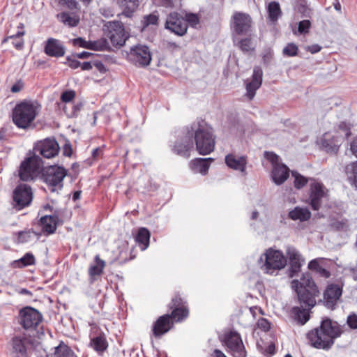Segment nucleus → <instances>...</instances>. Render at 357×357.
Segmentation results:
<instances>
[{
    "instance_id": "obj_1",
    "label": "nucleus",
    "mask_w": 357,
    "mask_h": 357,
    "mask_svg": "<svg viewBox=\"0 0 357 357\" xmlns=\"http://www.w3.org/2000/svg\"><path fill=\"white\" fill-rule=\"evenodd\" d=\"M291 286L296 292L301 305L291 309V316L298 324L304 325L310 319L309 310L316 305L319 290L309 273L303 274L300 280H292Z\"/></svg>"
},
{
    "instance_id": "obj_2",
    "label": "nucleus",
    "mask_w": 357,
    "mask_h": 357,
    "mask_svg": "<svg viewBox=\"0 0 357 357\" xmlns=\"http://www.w3.org/2000/svg\"><path fill=\"white\" fill-rule=\"evenodd\" d=\"M342 333V326L337 321L326 318L321 321L319 328H314L307 333V339L313 347L328 350Z\"/></svg>"
},
{
    "instance_id": "obj_3",
    "label": "nucleus",
    "mask_w": 357,
    "mask_h": 357,
    "mask_svg": "<svg viewBox=\"0 0 357 357\" xmlns=\"http://www.w3.org/2000/svg\"><path fill=\"white\" fill-rule=\"evenodd\" d=\"M189 138L194 135L196 149L200 155H208L213 151L215 144V137L213 128L204 121L193 123L190 130L188 129Z\"/></svg>"
},
{
    "instance_id": "obj_4",
    "label": "nucleus",
    "mask_w": 357,
    "mask_h": 357,
    "mask_svg": "<svg viewBox=\"0 0 357 357\" xmlns=\"http://www.w3.org/2000/svg\"><path fill=\"white\" fill-rule=\"evenodd\" d=\"M40 109L41 105L37 100H23L17 103L13 109V122L18 128H29Z\"/></svg>"
},
{
    "instance_id": "obj_5",
    "label": "nucleus",
    "mask_w": 357,
    "mask_h": 357,
    "mask_svg": "<svg viewBox=\"0 0 357 357\" xmlns=\"http://www.w3.org/2000/svg\"><path fill=\"white\" fill-rule=\"evenodd\" d=\"M199 24V18L197 14L172 11L167 15L164 27L176 36H183L186 34L189 25L195 27Z\"/></svg>"
},
{
    "instance_id": "obj_6",
    "label": "nucleus",
    "mask_w": 357,
    "mask_h": 357,
    "mask_svg": "<svg viewBox=\"0 0 357 357\" xmlns=\"http://www.w3.org/2000/svg\"><path fill=\"white\" fill-rule=\"evenodd\" d=\"M261 269L264 273L273 275L287 265V258L280 250L268 248L259 258Z\"/></svg>"
},
{
    "instance_id": "obj_7",
    "label": "nucleus",
    "mask_w": 357,
    "mask_h": 357,
    "mask_svg": "<svg viewBox=\"0 0 357 357\" xmlns=\"http://www.w3.org/2000/svg\"><path fill=\"white\" fill-rule=\"evenodd\" d=\"M67 175V170L58 165L47 167L43 173V178L51 192H58L63 188V179Z\"/></svg>"
},
{
    "instance_id": "obj_8",
    "label": "nucleus",
    "mask_w": 357,
    "mask_h": 357,
    "mask_svg": "<svg viewBox=\"0 0 357 357\" xmlns=\"http://www.w3.org/2000/svg\"><path fill=\"white\" fill-rule=\"evenodd\" d=\"M167 306L171 310L168 314L169 317L174 324L184 321L189 317L190 310L188 302L179 294H174Z\"/></svg>"
},
{
    "instance_id": "obj_9",
    "label": "nucleus",
    "mask_w": 357,
    "mask_h": 357,
    "mask_svg": "<svg viewBox=\"0 0 357 357\" xmlns=\"http://www.w3.org/2000/svg\"><path fill=\"white\" fill-rule=\"evenodd\" d=\"M43 319L42 314L30 306L20 309L17 316L18 324L26 331L36 330Z\"/></svg>"
},
{
    "instance_id": "obj_10",
    "label": "nucleus",
    "mask_w": 357,
    "mask_h": 357,
    "mask_svg": "<svg viewBox=\"0 0 357 357\" xmlns=\"http://www.w3.org/2000/svg\"><path fill=\"white\" fill-rule=\"evenodd\" d=\"M43 166L41 158L33 155L25 159L20 165L19 177L23 181H31L35 179Z\"/></svg>"
},
{
    "instance_id": "obj_11",
    "label": "nucleus",
    "mask_w": 357,
    "mask_h": 357,
    "mask_svg": "<svg viewBox=\"0 0 357 357\" xmlns=\"http://www.w3.org/2000/svg\"><path fill=\"white\" fill-rule=\"evenodd\" d=\"M328 197V190L324 183L314 178H310L309 204L314 211H319L323 199Z\"/></svg>"
},
{
    "instance_id": "obj_12",
    "label": "nucleus",
    "mask_w": 357,
    "mask_h": 357,
    "mask_svg": "<svg viewBox=\"0 0 357 357\" xmlns=\"http://www.w3.org/2000/svg\"><path fill=\"white\" fill-rule=\"evenodd\" d=\"M105 26L106 36L112 45L116 47L123 46L129 38V34L126 32L123 23L118 21L109 22Z\"/></svg>"
},
{
    "instance_id": "obj_13",
    "label": "nucleus",
    "mask_w": 357,
    "mask_h": 357,
    "mask_svg": "<svg viewBox=\"0 0 357 357\" xmlns=\"http://www.w3.org/2000/svg\"><path fill=\"white\" fill-rule=\"evenodd\" d=\"M90 342L89 346L100 356L107 351L109 342L106 334L96 324L91 325L89 333Z\"/></svg>"
},
{
    "instance_id": "obj_14",
    "label": "nucleus",
    "mask_w": 357,
    "mask_h": 357,
    "mask_svg": "<svg viewBox=\"0 0 357 357\" xmlns=\"http://www.w3.org/2000/svg\"><path fill=\"white\" fill-rule=\"evenodd\" d=\"M224 342L227 352L233 357H247V351L240 334L236 331H229L224 335Z\"/></svg>"
},
{
    "instance_id": "obj_15",
    "label": "nucleus",
    "mask_w": 357,
    "mask_h": 357,
    "mask_svg": "<svg viewBox=\"0 0 357 357\" xmlns=\"http://www.w3.org/2000/svg\"><path fill=\"white\" fill-rule=\"evenodd\" d=\"M33 199V191L27 184H19L13 192V205L16 210L29 206Z\"/></svg>"
},
{
    "instance_id": "obj_16",
    "label": "nucleus",
    "mask_w": 357,
    "mask_h": 357,
    "mask_svg": "<svg viewBox=\"0 0 357 357\" xmlns=\"http://www.w3.org/2000/svg\"><path fill=\"white\" fill-rule=\"evenodd\" d=\"M174 327V324L168 314L160 316L153 324L151 331L155 338H160Z\"/></svg>"
},
{
    "instance_id": "obj_17",
    "label": "nucleus",
    "mask_w": 357,
    "mask_h": 357,
    "mask_svg": "<svg viewBox=\"0 0 357 357\" xmlns=\"http://www.w3.org/2000/svg\"><path fill=\"white\" fill-rule=\"evenodd\" d=\"M129 57L136 65L142 67L148 66L151 61L150 51L148 47L144 45H138L131 48Z\"/></svg>"
},
{
    "instance_id": "obj_18",
    "label": "nucleus",
    "mask_w": 357,
    "mask_h": 357,
    "mask_svg": "<svg viewBox=\"0 0 357 357\" xmlns=\"http://www.w3.org/2000/svg\"><path fill=\"white\" fill-rule=\"evenodd\" d=\"M233 28L238 35L245 34L250 31L252 19L248 14L235 12L232 16Z\"/></svg>"
},
{
    "instance_id": "obj_19",
    "label": "nucleus",
    "mask_w": 357,
    "mask_h": 357,
    "mask_svg": "<svg viewBox=\"0 0 357 357\" xmlns=\"http://www.w3.org/2000/svg\"><path fill=\"white\" fill-rule=\"evenodd\" d=\"M35 150L44 158H52L59 153V146L55 139H45L37 144Z\"/></svg>"
},
{
    "instance_id": "obj_20",
    "label": "nucleus",
    "mask_w": 357,
    "mask_h": 357,
    "mask_svg": "<svg viewBox=\"0 0 357 357\" xmlns=\"http://www.w3.org/2000/svg\"><path fill=\"white\" fill-rule=\"evenodd\" d=\"M342 294V289L338 285L331 284L327 286L324 292V303L330 309H334Z\"/></svg>"
},
{
    "instance_id": "obj_21",
    "label": "nucleus",
    "mask_w": 357,
    "mask_h": 357,
    "mask_svg": "<svg viewBox=\"0 0 357 357\" xmlns=\"http://www.w3.org/2000/svg\"><path fill=\"white\" fill-rule=\"evenodd\" d=\"M263 72L260 67L256 66L253 70L252 79L246 83V96L250 100H252L255 96L256 91L260 88L262 84Z\"/></svg>"
},
{
    "instance_id": "obj_22",
    "label": "nucleus",
    "mask_w": 357,
    "mask_h": 357,
    "mask_svg": "<svg viewBox=\"0 0 357 357\" xmlns=\"http://www.w3.org/2000/svg\"><path fill=\"white\" fill-rule=\"evenodd\" d=\"M44 52L49 56L59 58L64 56L66 50L59 40L50 38L45 42Z\"/></svg>"
},
{
    "instance_id": "obj_23",
    "label": "nucleus",
    "mask_w": 357,
    "mask_h": 357,
    "mask_svg": "<svg viewBox=\"0 0 357 357\" xmlns=\"http://www.w3.org/2000/svg\"><path fill=\"white\" fill-rule=\"evenodd\" d=\"M341 136L331 135L330 132H326L321 139V145L328 153H336L340 146Z\"/></svg>"
},
{
    "instance_id": "obj_24",
    "label": "nucleus",
    "mask_w": 357,
    "mask_h": 357,
    "mask_svg": "<svg viewBox=\"0 0 357 357\" xmlns=\"http://www.w3.org/2000/svg\"><path fill=\"white\" fill-rule=\"evenodd\" d=\"M105 266V261L100 259L99 255H96L93 259V264H91L88 269L90 284H93L98 278L102 275Z\"/></svg>"
},
{
    "instance_id": "obj_25",
    "label": "nucleus",
    "mask_w": 357,
    "mask_h": 357,
    "mask_svg": "<svg viewBox=\"0 0 357 357\" xmlns=\"http://www.w3.org/2000/svg\"><path fill=\"white\" fill-rule=\"evenodd\" d=\"M286 254L287 257L289 260L291 273H298L304 262V259L302 257L300 252L294 248H289L286 251Z\"/></svg>"
},
{
    "instance_id": "obj_26",
    "label": "nucleus",
    "mask_w": 357,
    "mask_h": 357,
    "mask_svg": "<svg viewBox=\"0 0 357 357\" xmlns=\"http://www.w3.org/2000/svg\"><path fill=\"white\" fill-rule=\"evenodd\" d=\"M17 31L15 34L8 35L3 40L2 43H7L10 39L12 40V44L14 47L17 50H21L24 46V40L23 38L25 35L24 24L20 23L17 26Z\"/></svg>"
},
{
    "instance_id": "obj_27",
    "label": "nucleus",
    "mask_w": 357,
    "mask_h": 357,
    "mask_svg": "<svg viewBox=\"0 0 357 357\" xmlns=\"http://www.w3.org/2000/svg\"><path fill=\"white\" fill-rule=\"evenodd\" d=\"M289 172L287 165L280 163L273 167L271 178L275 184L281 185L289 178Z\"/></svg>"
},
{
    "instance_id": "obj_28",
    "label": "nucleus",
    "mask_w": 357,
    "mask_h": 357,
    "mask_svg": "<svg viewBox=\"0 0 357 357\" xmlns=\"http://www.w3.org/2000/svg\"><path fill=\"white\" fill-rule=\"evenodd\" d=\"M225 163L231 169L245 172L247 165V158L245 156L237 157L230 153L225 156Z\"/></svg>"
},
{
    "instance_id": "obj_29",
    "label": "nucleus",
    "mask_w": 357,
    "mask_h": 357,
    "mask_svg": "<svg viewBox=\"0 0 357 357\" xmlns=\"http://www.w3.org/2000/svg\"><path fill=\"white\" fill-rule=\"evenodd\" d=\"M59 218L56 215H44L40 218L39 224L42 231L47 235L52 234L57 227Z\"/></svg>"
},
{
    "instance_id": "obj_30",
    "label": "nucleus",
    "mask_w": 357,
    "mask_h": 357,
    "mask_svg": "<svg viewBox=\"0 0 357 357\" xmlns=\"http://www.w3.org/2000/svg\"><path fill=\"white\" fill-rule=\"evenodd\" d=\"M193 147V142L192 139H185L178 141L175 143L172 151L174 153L188 158L190 156V150Z\"/></svg>"
},
{
    "instance_id": "obj_31",
    "label": "nucleus",
    "mask_w": 357,
    "mask_h": 357,
    "mask_svg": "<svg viewBox=\"0 0 357 357\" xmlns=\"http://www.w3.org/2000/svg\"><path fill=\"white\" fill-rule=\"evenodd\" d=\"M25 341L26 338L21 336H15L12 338V353L14 354V357H27Z\"/></svg>"
},
{
    "instance_id": "obj_32",
    "label": "nucleus",
    "mask_w": 357,
    "mask_h": 357,
    "mask_svg": "<svg viewBox=\"0 0 357 357\" xmlns=\"http://www.w3.org/2000/svg\"><path fill=\"white\" fill-rule=\"evenodd\" d=\"M213 161V159L211 158H195L190 161V166L193 172L205 175L207 174L210 164Z\"/></svg>"
},
{
    "instance_id": "obj_33",
    "label": "nucleus",
    "mask_w": 357,
    "mask_h": 357,
    "mask_svg": "<svg viewBox=\"0 0 357 357\" xmlns=\"http://www.w3.org/2000/svg\"><path fill=\"white\" fill-rule=\"evenodd\" d=\"M117 5L122 9V15L131 17L139 7V0H116Z\"/></svg>"
},
{
    "instance_id": "obj_34",
    "label": "nucleus",
    "mask_w": 357,
    "mask_h": 357,
    "mask_svg": "<svg viewBox=\"0 0 357 357\" xmlns=\"http://www.w3.org/2000/svg\"><path fill=\"white\" fill-rule=\"evenodd\" d=\"M52 357H78L72 348L63 341H60L59 344L54 347Z\"/></svg>"
},
{
    "instance_id": "obj_35",
    "label": "nucleus",
    "mask_w": 357,
    "mask_h": 357,
    "mask_svg": "<svg viewBox=\"0 0 357 357\" xmlns=\"http://www.w3.org/2000/svg\"><path fill=\"white\" fill-rule=\"evenodd\" d=\"M36 262L35 256L31 252H26L19 259L11 262L13 268H24L29 266L35 265Z\"/></svg>"
},
{
    "instance_id": "obj_36",
    "label": "nucleus",
    "mask_w": 357,
    "mask_h": 357,
    "mask_svg": "<svg viewBox=\"0 0 357 357\" xmlns=\"http://www.w3.org/2000/svg\"><path fill=\"white\" fill-rule=\"evenodd\" d=\"M289 217L293 220L307 221L311 218V212L307 208L296 206L289 213Z\"/></svg>"
},
{
    "instance_id": "obj_37",
    "label": "nucleus",
    "mask_w": 357,
    "mask_h": 357,
    "mask_svg": "<svg viewBox=\"0 0 357 357\" xmlns=\"http://www.w3.org/2000/svg\"><path fill=\"white\" fill-rule=\"evenodd\" d=\"M151 233L148 229L141 227L139 229L135 237L136 242L139 245L142 250H146L149 245Z\"/></svg>"
},
{
    "instance_id": "obj_38",
    "label": "nucleus",
    "mask_w": 357,
    "mask_h": 357,
    "mask_svg": "<svg viewBox=\"0 0 357 357\" xmlns=\"http://www.w3.org/2000/svg\"><path fill=\"white\" fill-rule=\"evenodd\" d=\"M268 17L271 22H276L282 15L280 3L277 1H271L266 6Z\"/></svg>"
},
{
    "instance_id": "obj_39",
    "label": "nucleus",
    "mask_w": 357,
    "mask_h": 357,
    "mask_svg": "<svg viewBox=\"0 0 357 357\" xmlns=\"http://www.w3.org/2000/svg\"><path fill=\"white\" fill-rule=\"evenodd\" d=\"M57 19L69 27L77 26L80 21L79 17L76 15H71L67 12H62L57 15Z\"/></svg>"
},
{
    "instance_id": "obj_40",
    "label": "nucleus",
    "mask_w": 357,
    "mask_h": 357,
    "mask_svg": "<svg viewBox=\"0 0 357 357\" xmlns=\"http://www.w3.org/2000/svg\"><path fill=\"white\" fill-rule=\"evenodd\" d=\"M308 268L310 270L315 271L319 275V276L328 278L331 276V273L326 268H324L321 264L319 259H315L311 260L308 264Z\"/></svg>"
},
{
    "instance_id": "obj_41",
    "label": "nucleus",
    "mask_w": 357,
    "mask_h": 357,
    "mask_svg": "<svg viewBox=\"0 0 357 357\" xmlns=\"http://www.w3.org/2000/svg\"><path fill=\"white\" fill-rule=\"evenodd\" d=\"M345 172L349 181L357 188V162L347 165Z\"/></svg>"
},
{
    "instance_id": "obj_42",
    "label": "nucleus",
    "mask_w": 357,
    "mask_h": 357,
    "mask_svg": "<svg viewBox=\"0 0 357 357\" xmlns=\"http://www.w3.org/2000/svg\"><path fill=\"white\" fill-rule=\"evenodd\" d=\"M291 176L294 178V186L297 190L304 188L310 181L311 178H306L296 171L291 172Z\"/></svg>"
},
{
    "instance_id": "obj_43",
    "label": "nucleus",
    "mask_w": 357,
    "mask_h": 357,
    "mask_svg": "<svg viewBox=\"0 0 357 357\" xmlns=\"http://www.w3.org/2000/svg\"><path fill=\"white\" fill-rule=\"evenodd\" d=\"M15 235L17 236L16 242L17 243H26L33 238L36 233L32 229H26L18 231Z\"/></svg>"
},
{
    "instance_id": "obj_44",
    "label": "nucleus",
    "mask_w": 357,
    "mask_h": 357,
    "mask_svg": "<svg viewBox=\"0 0 357 357\" xmlns=\"http://www.w3.org/2000/svg\"><path fill=\"white\" fill-rule=\"evenodd\" d=\"M159 22V14L158 11H154L149 15H144L143 17V24L144 26L150 25H158Z\"/></svg>"
},
{
    "instance_id": "obj_45",
    "label": "nucleus",
    "mask_w": 357,
    "mask_h": 357,
    "mask_svg": "<svg viewBox=\"0 0 357 357\" xmlns=\"http://www.w3.org/2000/svg\"><path fill=\"white\" fill-rule=\"evenodd\" d=\"M238 47L243 52H249L255 50L252 40L250 38H245L240 40L238 43Z\"/></svg>"
},
{
    "instance_id": "obj_46",
    "label": "nucleus",
    "mask_w": 357,
    "mask_h": 357,
    "mask_svg": "<svg viewBox=\"0 0 357 357\" xmlns=\"http://www.w3.org/2000/svg\"><path fill=\"white\" fill-rule=\"evenodd\" d=\"M108 46V43L106 39L101 38L100 40H97L95 41H90L89 43V50H104Z\"/></svg>"
},
{
    "instance_id": "obj_47",
    "label": "nucleus",
    "mask_w": 357,
    "mask_h": 357,
    "mask_svg": "<svg viewBox=\"0 0 357 357\" xmlns=\"http://www.w3.org/2000/svg\"><path fill=\"white\" fill-rule=\"evenodd\" d=\"M298 47L293 43H288L282 50L283 55L289 57L296 56L298 55Z\"/></svg>"
},
{
    "instance_id": "obj_48",
    "label": "nucleus",
    "mask_w": 357,
    "mask_h": 357,
    "mask_svg": "<svg viewBox=\"0 0 357 357\" xmlns=\"http://www.w3.org/2000/svg\"><path fill=\"white\" fill-rule=\"evenodd\" d=\"M76 93L74 90H67L63 91L60 96V102L57 103H70L75 98Z\"/></svg>"
},
{
    "instance_id": "obj_49",
    "label": "nucleus",
    "mask_w": 357,
    "mask_h": 357,
    "mask_svg": "<svg viewBox=\"0 0 357 357\" xmlns=\"http://www.w3.org/2000/svg\"><path fill=\"white\" fill-rule=\"evenodd\" d=\"M58 5L70 10H77L79 3L76 0H56Z\"/></svg>"
},
{
    "instance_id": "obj_50",
    "label": "nucleus",
    "mask_w": 357,
    "mask_h": 357,
    "mask_svg": "<svg viewBox=\"0 0 357 357\" xmlns=\"http://www.w3.org/2000/svg\"><path fill=\"white\" fill-rule=\"evenodd\" d=\"M157 6L165 8H174L181 4V0H153Z\"/></svg>"
},
{
    "instance_id": "obj_51",
    "label": "nucleus",
    "mask_w": 357,
    "mask_h": 357,
    "mask_svg": "<svg viewBox=\"0 0 357 357\" xmlns=\"http://www.w3.org/2000/svg\"><path fill=\"white\" fill-rule=\"evenodd\" d=\"M82 107L83 104L82 102L72 104L70 109L69 112H66V116L68 118H73L77 116Z\"/></svg>"
},
{
    "instance_id": "obj_52",
    "label": "nucleus",
    "mask_w": 357,
    "mask_h": 357,
    "mask_svg": "<svg viewBox=\"0 0 357 357\" xmlns=\"http://www.w3.org/2000/svg\"><path fill=\"white\" fill-rule=\"evenodd\" d=\"M257 328L264 332H268L271 329V323L265 318H260L257 322Z\"/></svg>"
},
{
    "instance_id": "obj_53",
    "label": "nucleus",
    "mask_w": 357,
    "mask_h": 357,
    "mask_svg": "<svg viewBox=\"0 0 357 357\" xmlns=\"http://www.w3.org/2000/svg\"><path fill=\"white\" fill-rule=\"evenodd\" d=\"M264 156L269 162H271L273 167L280 164L279 157L275 153L273 152L266 151L264 153Z\"/></svg>"
},
{
    "instance_id": "obj_54",
    "label": "nucleus",
    "mask_w": 357,
    "mask_h": 357,
    "mask_svg": "<svg viewBox=\"0 0 357 357\" xmlns=\"http://www.w3.org/2000/svg\"><path fill=\"white\" fill-rule=\"evenodd\" d=\"M332 226L338 231H346L348 229L347 220L335 221Z\"/></svg>"
},
{
    "instance_id": "obj_55",
    "label": "nucleus",
    "mask_w": 357,
    "mask_h": 357,
    "mask_svg": "<svg viewBox=\"0 0 357 357\" xmlns=\"http://www.w3.org/2000/svg\"><path fill=\"white\" fill-rule=\"evenodd\" d=\"M89 43H90V40L86 41L84 39H83L82 38H75L73 40V45L86 48V49H89Z\"/></svg>"
},
{
    "instance_id": "obj_56",
    "label": "nucleus",
    "mask_w": 357,
    "mask_h": 357,
    "mask_svg": "<svg viewBox=\"0 0 357 357\" xmlns=\"http://www.w3.org/2000/svg\"><path fill=\"white\" fill-rule=\"evenodd\" d=\"M347 324L351 329H357V315L356 314H351L348 316L347 319Z\"/></svg>"
},
{
    "instance_id": "obj_57",
    "label": "nucleus",
    "mask_w": 357,
    "mask_h": 357,
    "mask_svg": "<svg viewBox=\"0 0 357 357\" xmlns=\"http://www.w3.org/2000/svg\"><path fill=\"white\" fill-rule=\"evenodd\" d=\"M310 26V22L309 20L301 21L298 24V31L301 33L307 32Z\"/></svg>"
},
{
    "instance_id": "obj_58",
    "label": "nucleus",
    "mask_w": 357,
    "mask_h": 357,
    "mask_svg": "<svg viewBox=\"0 0 357 357\" xmlns=\"http://www.w3.org/2000/svg\"><path fill=\"white\" fill-rule=\"evenodd\" d=\"M338 130L342 131L344 135V137L347 138L349 136L351 135V128L350 127L344 122H341L338 125Z\"/></svg>"
},
{
    "instance_id": "obj_59",
    "label": "nucleus",
    "mask_w": 357,
    "mask_h": 357,
    "mask_svg": "<svg viewBox=\"0 0 357 357\" xmlns=\"http://www.w3.org/2000/svg\"><path fill=\"white\" fill-rule=\"evenodd\" d=\"M24 87L23 82L20 79L17 80L10 88V91L12 93H16L20 92Z\"/></svg>"
},
{
    "instance_id": "obj_60",
    "label": "nucleus",
    "mask_w": 357,
    "mask_h": 357,
    "mask_svg": "<svg viewBox=\"0 0 357 357\" xmlns=\"http://www.w3.org/2000/svg\"><path fill=\"white\" fill-rule=\"evenodd\" d=\"M67 61L68 66L72 69H77L81 66V63L77 60L67 58Z\"/></svg>"
},
{
    "instance_id": "obj_61",
    "label": "nucleus",
    "mask_w": 357,
    "mask_h": 357,
    "mask_svg": "<svg viewBox=\"0 0 357 357\" xmlns=\"http://www.w3.org/2000/svg\"><path fill=\"white\" fill-rule=\"evenodd\" d=\"M103 155V150L100 147H98L93 150L92 157L94 160H98Z\"/></svg>"
},
{
    "instance_id": "obj_62",
    "label": "nucleus",
    "mask_w": 357,
    "mask_h": 357,
    "mask_svg": "<svg viewBox=\"0 0 357 357\" xmlns=\"http://www.w3.org/2000/svg\"><path fill=\"white\" fill-rule=\"evenodd\" d=\"M275 353V345L274 343L270 344L264 350V354L267 356H273Z\"/></svg>"
},
{
    "instance_id": "obj_63",
    "label": "nucleus",
    "mask_w": 357,
    "mask_h": 357,
    "mask_svg": "<svg viewBox=\"0 0 357 357\" xmlns=\"http://www.w3.org/2000/svg\"><path fill=\"white\" fill-rule=\"evenodd\" d=\"M93 66L100 73H105L106 68L104 64L101 61H96L93 63Z\"/></svg>"
},
{
    "instance_id": "obj_64",
    "label": "nucleus",
    "mask_w": 357,
    "mask_h": 357,
    "mask_svg": "<svg viewBox=\"0 0 357 357\" xmlns=\"http://www.w3.org/2000/svg\"><path fill=\"white\" fill-rule=\"evenodd\" d=\"M351 150L353 154L357 158V137L351 143Z\"/></svg>"
}]
</instances>
